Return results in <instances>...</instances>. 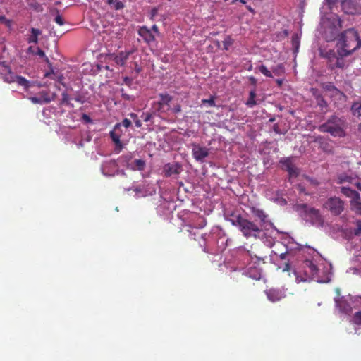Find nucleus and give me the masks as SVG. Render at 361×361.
I'll list each match as a JSON object with an SVG mask.
<instances>
[{
  "instance_id": "obj_1",
  "label": "nucleus",
  "mask_w": 361,
  "mask_h": 361,
  "mask_svg": "<svg viewBox=\"0 0 361 361\" xmlns=\"http://www.w3.org/2000/svg\"><path fill=\"white\" fill-rule=\"evenodd\" d=\"M337 54L346 57L361 47V39L358 32L354 28L341 32L336 37Z\"/></svg>"
},
{
  "instance_id": "obj_2",
  "label": "nucleus",
  "mask_w": 361,
  "mask_h": 361,
  "mask_svg": "<svg viewBox=\"0 0 361 361\" xmlns=\"http://www.w3.org/2000/svg\"><path fill=\"white\" fill-rule=\"evenodd\" d=\"M231 216L229 221L231 224L238 227L246 238L259 239L264 237L263 228L255 222L243 217L241 214L232 213Z\"/></svg>"
},
{
  "instance_id": "obj_3",
  "label": "nucleus",
  "mask_w": 361,
  "mask_h": 361,
  "mask_svg": "<svg viewBox=\"0 0 361 361\" xmlns=\"http://www.w3.org/2000/svg\"><path fill=\"white\" fill-rule=\"evenodd\" d=\"M345 121L336 116H331L326 122L319 126V130L329 133L332 136L342 137L345 135Z\"/></svg>"
},
{
  "instance_id": "obj_4",
  "label": "nucleus",
  "mask_w": 361,
  "mask_h": 361,
  "mask_svg": "<svg viewBox=\"0 0 361 361\" xmlns=\"http://www.w3.org/2000/svg\"><path fill=\"white\" fill-rule=\"evenodd\" d=\"M297 209L306 221H310L312 225L317 226H323L324 221L319 209L310 207L306 204H298Z\"/></svg>"
},
{
  "instance_id": "obj_5",
  "label": "nucleus",
  "mask_w": 361,
  "mask_h": 361,
  "mask_svg": "<svg viewBox=\"0 0 361 361\" xmlns=\"http://www.w3.org/2000/svg\"><path fill=\"white\" fill-rule=\"evenodd\" d=\"M159 100L154 102L156 110L160 113H166L171 111V102L173 97L169 94L160 93L159 94Z\"/></svg>"
},
{
  "instance_id": "obj_6",
  "label": "nucleus",
  "mask_w": 361,
  "mask_h": 361,
  "mask_svg": "<svg viewBox=\"0 0 361 361\" xmlns=\"http://www.w3.org/2000/svg\"><path fill=\"white\" fill-rule=\"evenodd\" d=\"M279 163L281 164V169L288 172L289 180L299 176L300 169L293 163V158L287 157L282 159L279 161Z\"/></svg>"
},
{
  "instance_id": "obj_7",
  "label": "nucleus",
  "mask_w": 361,
  "mask_h": 361,
  "mask_svg": "<svg viewBox=\"0 0 361 361\" xmlns=\"http://www.w3.org/2000/svg\"><path fill=\"white\" fill-rule=\"evenodd\" d=\"M56 94L50 91L42 90L37 96L30 97L29 99L33 104H49L56 99Z\"/></svg>"
},
{
  "instance_id": "obj_8",
  "label": "nucleus",
  "mask_w": 361,
  "mask_h": 361,
  "mask_svg": "<svg viewBox=\"0 0 361 361\" xmlns=\"http://www.w3.org/2000/svg\"><path fill=\"white\" fill-rule=\"evenodd\" d=\"M134 52L133 50L128 51H120L118 54L112 53L107 56V59L109 61L114 62L118 66H124L126 61L128 60L129 56Z\"/></svg>"
},
{
  "instance_id": "obj_9",
  "label": "nucleus",
  "mask_w": 361,
  "mask_h": 361,
  "mask_svg": "<svg viewBox=\"0 0 361 361\" xmlns=\"http://www.w3.org/2000/svg\"><path fill=\"white\" fill-rule=\"evenodd\" d=\"M341 7L347 14H356L361 11V0H343Z\"/></svg>"
},
{
  "instance_id": "obj_10",
  "label": "nucleus",
  "mask_w": 361,
  "mask_h": 361,
  "mask_svg": "<svg viewBox=\"0 0 361 361\" xmlns=\"http://www.w3.org/2000/svg\"><path fill=\"white\" fill-rule=\"evenodd\" d=\"M324 207L334 215H339L344 209L343 202L338 197L329 198Z\"/></svg>"
},
{
  "instance_id": "obj_11",
  "label": "nucleus",
  "mask_w": 361,
  "mask_h": 361,
  "mask_svg": "<svg viewBox=\"0 0 361 361\" xmlns=\"http://www.w3.org/2000/svg\"><path fill=\"white\" fill-rule=\"evenodd\" d=\"M0 77L8 83L15 81V74L11 71L10 66L4 62H0Z\"/></svg>"
},
{
  "instance_id": "obj_12",
  "label": "nucleus",
  "mask_w": 361,
  "mask_h": 361,
  "mask_svg": "<svg viewBox=\"0 0 361 361\" xmlns=\"http://www.w3.org/2000/svg\"><path fill=\"white\" fill-rule=\"evenodd\" d=\"M192 154L196 161L203 162L204 159L209 155V149L200 145H193Z\"/></svg>"
},
{
  "instance_id": "obj_13",
  "label": "nucleus",
  "mask_w": 361,
  "mask_h": 361,
  "mask_svg": "<svg viewBox=\"0 0 361 361\" xmlns=\"http://www.w3.org/2000/svg\"><path fill=\"white\" fill-rule=\"evenodd\" d=\"M137 32L138 35L142 37V40L147 44H150L154 42L156 40L154 35L147 26L140 27Z\"/></svg>"
},
{
  "instance_id": "obj_14",
  "label": "nucleus",
  "mask_w": 361,
  "mask_h": 361,
  "mask_svg": "<svg viewBox=\"0 0 361 361\" xmlns=\"http://www.w3.org/2000/svg\"><path fill=\"white\" fill-rule=\"evenodd\" d=\"M182 171V166L178 163H168L164 166V175L166 177L171 176L173 175H178Z\"/></svg>"
},
{
  "instance_id": "obj_15",
  "label": "nucleus",
  "mask_w": 361,
  "mask_h": 361,
  "mask_svg": "<svg viewBox=\"0 0 361 361\" xmlns=\"http://www.w3.org/2000/svg\"><path fill=\"white\" fill-rule=\"evenodd\" d=\"M120 123L116 124L114 130L110 132V137L112 141L115 143L116 150L118 152H120L123 149V145L120 139L121 135L118 132L120 130Z\"/></svg>"
},
{
  "instance_id": "obj_16",
  "label": "nucleus",
  "mask_w": 361,
  "mask_h": 361,
  "mask_svg": "<svg viewBox=\"0 0 361 361\" xmlns=\"http://www.w3.org/2000/svg\"><path fill=\"white\" fill-rule=\"evenodd\" d=\"M252 214L259 219V226L263 228L266 224L272 226L273 224L268 220V215L262 210L253 207L252 209Z\"/></svg>"
},
{
  "instance_id": "obj_17",
  "label": "nucleus",
  "mask_w": 361,
  "mask_h": 361,
  "mask_svg": "<svg viewBox=\"0 0 361 361\" xmlns=\"http://www.w3.org/2000/svg\"><path fill=\"white\" fill-rule=\"evenodd\" d=\"M323 89L329 93L330 97H336L341 98L344 96L343 93L337 89L331 82H326L323 84Z\"/></svg>"
},
{
  "instance_id": "obj_18",
  "label": "nucleus",
  "mask_w": 361,
  "mask_h": 361,
  "mask_svg": "<svg viewBox=\"0 0 361 361\" xmlns=\"http://www.w3.org/2000/svg\"><path fill=\"white\" fill-rule=\"evenodd\" d=\"M267 297L271 302H277L285 297L283 293L279 290L270 289L267 293Z\"/></svg>"
},
{
  "instance_id": "obj_19",
  "label": "nucleus",
  "mask_w": 361,
  "mask_h": 361,
  "mask_svg": "<svg viewBox=\"0 0 361 361\" xmlns=\"http://www.w3.org/2000/svg\"><path fill=\"white\" fill-rule=\"evenodd\" d=\"M27 52L30 53L33 55H38L39 56H40L42 58H44V60H45L46 63L49 65V66H51V63H50L49 59L45 56L44 51L43 50H42L39 47H35L32 46H30L27 48Z\"/></svg>"
},
{
  "instance_id": "obj_20",
  "label": "nucleus",
  "mask_w": 361,
  "mask_h": 361,
  "mask_svg": "<svg viewBox=\"0 0 361 361\" xmlns=\"http://www.w3.org/2000/svg\"><path fill=\"white\" fill-rule=\"evenodd\" d=\"M51 68V71L49 72H47L44 74L45 78H50L54 80H56L58 82L61 84L63 87H66V84L64 82V77L61 73H54V70L52 69L51 66H49Z\"/></svg>"
},
{
  "instance_id": "obj_21",
  "label": "nucleus",
  "mask_w": 361,
  "mask_h": 361,
  "mask_svg": "<svg viewBox=\"0 0 361 361\" xmlns=\"http://www.w3.org/2000/svg\"><path fill=\"white\" fill-rule=\"evenodd\" d=\"M31 35L27 39L28 43H35L37 44L38 42V37L41 35L42 32L39 29L37 28H31L30 30Z\"/></svg>"
},
{
  "instance_id": "obj_22",
  "label": "nucleus",
  "mask_w": 361,
  "mask_h": 361,
  "mask_svg": "<svg viewBox=\"0 0 361 361\" xmlns=\"http://www.w3.org/2000/svg\"><path fill=\"white\" fill-rule=\"evenodd\" d=\"M350 110L353 116L361 118V102H353Z\"/></svg>"
},
{
  "instance_id": "obj_23",
  "label": "nucleus",
  "mask_w": 361,
  "mask_h": 361,
  "mask_svg": "<svg viewBox=\"0 0 361 361\" xmlns=\"http://www.w3.org/2000/svg\"><path fill=\"white\" fill-rule=\"evenodd\" d=\"M341 191L345 195L350 197L352 200L357 199L360 197V194L357 191L349 188L343 187Z\"/></svg>"
},
{
  "instance_id": "obj_24",
  "label": "nucleus",
  "mask_w": 361,
  "mask_h": 361,
  "mask_svg": "<svg viewBox=\"0 0 361 361\" xmlns=\"http://www.w3.org/2000/svg\"><path fill=\"white\" fill-rule=\"evenodd\" d=\"M352 209L357 214L361 216V200L360 197L357 199L351 200Z\"/></svg>"
},
{
  "instance_id": "obj_25",
  "label": "nucleus",
  "mask_w": 361,
  "mask_h": 361,
  "mask_svg": "<svg viewBox=\"0 0 361 361\" xmlns=\"http://www.w3.org/2000/svg\"><path fill=\"white\" fill-rule=\"evenodd\" d=\"M343 58V57H341V56H340V57L337 56L334 63H331L328 65L329 68L331 70H333L336 68H343L345 66V62H344Z\"/></svg>"
},
{
  "instance_id": "obj_26",
  "label": "nucleus",
  "mask_w": 361,
  "mask_h": 361,
  "mask_svg": "<svg viewBox=\"0 0 361 361\" xmlns=\"http://www.w3.org/2000/svg\"><path fill=\"white\" fill-rule=\"evenodd\" d=\"M145 166V162L142 159H135L131 164V169L142 171Z\"/></svg>"
},
{
  "instance_id": "obj_27",
  "label": "nucleus",
  "mask_w": 361,
  "mask_h": 361,
  "mask_svg": "<svg viewBox=\"0 0 361 361\" xmlns=\"http://www.w3.org/2000/svg\"><path fill=\"white\" fill-rule=\"evenodd\" d=\"M19 85L24 87L25 89L29 88L30 86V81H28L26 78L23 76L16 75H15V81Z\"/></svg>"
},
{
  "instance_id": "obj_28",
  "label": "nucleus",
  "mask_w": 361,
  "mask_h": 361,
  "mask_svg": "<svg viewBox=\"0 0 361 361\" xmlns=\"http://www.w3.org/2000/svg\"><path fill=\"white\" fill-rule=\"evenodd\" d=\"M323 57L326 58L329 61V64L331 63H334L336 57L338 56L334 50H329L325 54H322Z\"/></svg>"
},
{
  "instance_id": "obj_29",
  "label": "nucleus",
  "mask_w": 361,
  "mask_h": 361,
  "mask_svg": "<svg viewBox=\"0 0 361 361\" xmlns=\"http://www.w3.org/2000/svg\"><path fill=\"white\" fill-rule=\"evenodd\" d=\"M255 97H256L255 90H251L249 94V98L245 103L246 105L249 107H253L254 106H255L257 104Z\"/></svg>"
},
{
  "instance_id": "obj_30",
  "label": "nucleus",
  "mask_w": 361,
  "mask_h": 361,
  "mask_svg": "<svg viewBox=\"0 0 361 361\" xmlns=\"http://www.w3.org/2000/svg\"><path fill=\"white\" fill-rule=\"evenodd\" d=\"M271 73L276 75H281L285 73V67L283 63H279L271 68Z\"/></svg>"
},
{
  "instance_id": "obj_31",
  "label": "nucleus",
  "mask_w": 361,
  "mask_h": 361,
  "mask_svg": "<svg viewBox=\"0 0 361 361\" xmlns=\"http://www.w3.org/2000/svg\"><path fill=\"white\" fill-rule=\"evenodd\" d=\"M233 39H232V37L231 36H226L224 39V40L222 42L223 43V46H224V49L225 50H228L230 49V47L232 46V44H233Z\"/></svg>"
},
{
  "instance_id": "obj_32",
  "label": "nucleus",
  "mask_w": 361,
  "mask_h": 361,
  "mask_svg": "<svg viewBox=\"0 0 361 361\" xmlns=\"http://www.w3.org/2000/svg\"><path fill=\"white\" fill-rule=\"evenodd\" d=\"M258 70L266 77L272 78L271 71H269L264 65H261L258 67Z\"/></svg>"
},
{
  "instance_id": "obj_33",
  "label": "nucleus",
  "mask_w": 361,
  "mask_h": 361,
  "mask_svg": "<svg viewBox=\"0 0 361 361\" xmlns=\"http://www.w3.org/2000/svg\"><path fill=\"white\" fill-rule=\"evenodd\" d=\"M61 96H62V98L60 102L61 105H67V106L71 105L72 106V104L70 103V97L66 92H63L61 94Z\"/></svg>"
},
{
  "instance_id": "obj_34",
  "label": "nucleus",
  "mask_w": 361,
  "mask_h": 361,
  "mask_svg": "<svg viewBox=\"0 0 361 361\" xmlns=\"http://www.w3.org/2000/svg\"><path fill=\"white\" fill-rule=\"evenodd\" d=\"M292 44H293V47L296 49L298 50V48H299V45H300V38L298 37V35L297 34H294L293 36H292Z\"/></svg>"
},
{
  "instance_id": "obj_35",
  "label": "nucleus",
  "mask_w": 361,
  "mask_h": 361,
  "mask_svg": "<svg viewBox=\"0 0 361 361\" xmlns=\"http://www.w3.org/2000/svg\"><path fill=\"white\" fill-rule=\"evenodd\" d=\"M214 99H215L214 96H210V98L208 99H202V104H207L209 106L213 107V106H216Z\"/></svg>"
},
{
  "instance_id": "obj_36",
  "label": "nucleus",
  "mask_w": 361,
  "mask_h": 361,
  "mask_svg": "<svg viewBox=\"0 0 361 361\" xmlns=\"http://www.w3.org/2000/svg\"><path fill=\"white\" fill-rule=\"evenodd\" d=\"M130 116L131 118L133 119L135 125L136 127L140 128V127L142 126V122L138 118V116H137V115L136 114L131 113V114H130Z\"/></svg>"
},
{
  "instance_id": "obj_37",
  "label": "nucleus",
  "mask_w": 361,
  "mask_h": 361,
  "mask_svg": "<svg viewBox=\"0 0 361 361\" xmlns=\"http://www.w3.org/2000/svg\"><path fill=\"white\" fill-rule=\"evenodd\" d=\"M0 23L4 24L8 27H11L12 21L8 19L5 16H0Z\"/></svg>"
},
{
  "instance_id": "obj_38",
  "label": "nucleus",
  "mask_w": 361,
  "mask_h": 361,
  "mask_svg": "<svg viewBox=\"0 0 361 361\" xmlns=\"http://www.w3.org/2000/svg\"><path fill=\"white\" fill-rule=\"evenodd\" d=\"M121 97L124 100L127 101H133L135 100V97L133 96L128 94L124 92L123 89L121 90Z\"/></svg>"
},
{
  "instance_id": "obj_39",
  "label": "nucleus",
  "mask_w": 361,
  "mask_h": 361,
  "mask_svg": "<svg viewBox=\"0 0 361 361\" xmlns=\"http://www.w3.org/2000/svg\"><path fill=\"white\" fill-rule=\"evenodd\" d=\"M353 319H354V322L356 324L361 326V311L356 312L354 314Z\"/></svg>"
},
{
  "instance_id": "obj_40",
  "label": "nucleus",
  "mask_w": 361,
  "mask_h": 361,
  "mask_svg": "<svg viewBox=\"0 0 361 361\" xmlns=\"http://www.w3.org/2000/svg\"><path fill=\"white\" fill-rule=\"evenodd\" d=\"M152 118V114H150V113H148V112H144L142 113V114L141 115V118L145 121V122H148V121H150L151 118Z\"/></svg>"
},
{
  "instance_id": "obj_41",
  "label": "nucleus",
  "mask_w": 361,
  "mask_h": 361,
  "mask_svg": "<svg viewBox=\"0 0 361 361\" xmlns=\"http://www.w3.org/2000/svg\"><path fill=\"white\" fill-rule=\"evenodd\" d=\"M357 228L355 229L354 233L355 235L359 236L361 235V221L358 220L356 222Z\"/></svg>"
},
{
  "instance_id": "obj_42",
  "label": "nucleus",
  "mask_w": 361,
  "mask_h": 361,
  "mask_svg": "<svg viewBox=\"0 0 361 361\" xmlns=\"http://www.w3.org/2000/svg\"><path fill=\"white\" fill-rule=\"evenodd\" d=\"M54 21L59 25H64V20L63 18V17L58 14L56 17H55V19H54Z\"/></svg>"
},
{
  "instance_id": "obj_43",
  "label": "nucleus",
  "mask_w": 361,
  "mask_h": 361,
  "mask_svg": "<svg viewBox=\"0 0 361 361\" xmlns=\"http://www.w3.org/2000/svg\"><path fill=\"white\" fill-rule=\"evenodd\" d=\"M124 8V4L119 0H116L114 3V8L116 10H120Z\"/></svg>"
},
{
  "instance_id": "obj_44",
  "label": "nucleus",
  "mask_w": 361,
  "mask_h": 361,
  "mask_svg": "<svg viewBox=\"0 0 361 361\" xmlns=\"http://www.w3.org/2000/svg\"><path fill=\"white\" fill-rule=\"evenodd\" d=\"M158 13V8L154 7L153 8L152 10H151V12H150V19L152 20H154V18L156 17V16L157 15Z\"/></svg>"
},
{
  "instance_id": "obj_45",
  "label": "nucleus",
  "mask_w": 361,
  "mask_h": 361,
  "mask_svg": "<svg viewBox=\"0 0 361 361\" xmlns=\"http://www.w3.org/2000/svg\"><path fill=\"white\" fill-rule=\"evenodd\" d=\"M337 1L338 0H325L326 4L330 9L333 8Z\"/></svg>"
},
{
  "instance_id": "obj_46",
  "label": "nucleus",
  "mask_w": 361,
  "mask_h": 361,
  "mask_svg": "<svg viewBox=\"0 0 361 361\" xmlns=\"http://www.w3.org/2000/svg\"><path fill=\"white\" fill-rule=\"evenodd\" d=\"M174 114H178L181 111V106L179 104L175 105L173 108H171V111Z\"/></svg>"
},
{
  "instance_id": "obj_47",
  "label": "nucleus",
  "mask_w": 361,
  "mask_h": 361,
  "mask_svg": "<svg viewBox=\"0 0 361 361\" xmlns=\"http://www.w3.org/2000/svg\"><path fill=\"white\" fill-rule=\"evenodd\" d=\"M82 119L85 123H92V120L91 119V118L87 114H82Z\"/></svg>"
},
{
  "instance_id": "obj_48",
  "label": "nucleus",
  "mask_w": 361,
  "mask_h": 361,
  "mask_svg": "<svg viewBox=\"0 0 361 361\" xmlns=\"http://www.w3.org/2000/svg\"><path fill=\"white\" fill-rule=\"evenodd\" d=\"M121 124L125 127V128H128L131 125V121L128 119V118H124L121 123Z\"/></svg>"
},
{
  "instance_id": "obj_49",
  "label": "nucleus",
  "mask_w": 361,
  "mask_h": 361,
  "mask_svg": "<svg viewBox=\"0 0 361 361\" xmlns=\"http://www.w3.org/2000/svg\"><path fill=\"white\" fill-rule=\"evenodd\" d=\"M73 99H74L75 101H76V102H78L80 103V104H83V103L85 102V100L83 99V97H82L81 95H80V94H78V95L75 96V97L73 98Z\"/></svg>"
},
{
  "instance_id": "obj_50",
  "label": "nucleus",
  "mask_w": 361,
  "mask_h": 361,
  "mask_svg": "<svg viewBox=\"0 0 361 361\" xmlns=\"http://www.w3.org/2000/svg\"><path fill=\"white\" fill-rule=\"evenodd\" d=\"M150 30H152V33L154 32V33H155L157 35H159L160 34L159 28H158V26L157 25H154L152 27V29H150Z\"/></svg>"
},
{
  "instance_id": "obj_51",
  "label": "nucleus",
  "mask_w": 361,
  "mask_h": 361,
  "mask_svg": "<svg viewBox=\"0 0 361 361\" xmlns=\"http://www.w3.org/2000/svg\"><path fill=\"white\" fill-rule=\"evenodd\" d=\"M293 274L294 276L295 277V282H296L297 283H300V282H301V281H305L304 279H302V277H299V276L297 275V273H296V271H293Z\"/></svg>"
},
{
  "instance_id": "obj_52",
  "label": "nucleus",
  "mask_w": 361,
  "mask_h": 361,
  "mask_svg": "<svg viewBox=\"0 0 361 361\" xmlns=\"http://www.w3.org/2000/svg\"><path fill=\"white\" fill-rule=\"evenodd\" d=\"M248 79L252 85L256 86L257 83V80L254 76H250Z\"/></svg>"
},
{
  "instance_id": "obj_53",
  "label": "nucleus",
  "mask_w": 361,
  "mask_h": 361,
  "mask_svg": "<svg viewBox=\"0 0 361 361\" xmlns=\"http://www.w3.org/2000/svg\"><path fill=\"white\" fill-rule=\"evenodd\" d=\"M121 159H123L124 161L128 162L132 159L131 154H127L125 156H122Z\"/></svg>"
},
{
  "instance_id": "obj_54",
  "label": "nucleus",
  "mask_w": 361,
  "mask_h": 361,
  "mask_svg": "<svg viewBox=\"0 0 361 361\" xmlns=\"http://www.w3.org/2000/svg\"><path fill=\"white\" fill-rule=\"evenodd\" d=\"M290 264L289 262L285 263V266L283 268V271H290Z\"/></svg>"
},
{
  "instance_id": "obj_55",
  "label": "nucleus",
  "mask_w": 361,
  "mask_h": 361,
  "mask_svg": "<svg viewBox=\"0 0 361 361\" xmlns=\"http://www.w3.org/2000/svg\"><path fill=\"white\" fill-rule=\"evenodd\" d=\"M350 179H351V178H350V177L346 176H341V177L340 178V183H344V182H346V181H348V182H349Z\"/></svg>"
},
{
  "instance_id": "obj_56",
  "label": "nucleus",
  "mask_w": 361,
  "mask_h": 361,
  "mask_svg": "<svg viewBox=\"0 0 361 361\" xmlns=\"http://www.w3.org/2000/svg\"><path fill=\"white\" fill-rule=\"evenodd\" d=\"M273 130L274 132H276L278 134L281 133V130L279 128V126L277 123H276L273 126Z\"/></svg>"
},
{
  "instance_id": "obj_57",
  "label": "nucleus",
  "mask_w": 361,
  "mask_h": 361,
  "mask_svg": "<svg viewBox=\"0 0 361 361\" xmlns=\"http://www.w3.org/2000/svg\"><path fill=\"white\" fill-rule=\"evenodd\" d=\"M288 255V252H283V253H281L279 257H280V259H286V256Z\"/></svg>"
},
{
  "instance_id": "obj_58",
  "label": "nucleus",
  "mask_w": 361,
  "mask_h": 361,
  "mask_svg": "<svg viewBox=\"0 0 361 361\" xmlns=\"http://www.w3.org/2000/svg\"><path fill=\"white\" fill-rule=\"evenodd\" d=\"M123 80H124V82H126V84H127V85L130 84V82H131V81H132V80H131L130 78H128V77H125V78H123Z\"/></svg>"
},
{
  "instance_id": "obj_59",
  "label": "nucleus",
  "mask_w": 361,
  "mask_h": 361,
  "mask_svg": "<svg viewBox=\"0 0 361 361\" xmlns=\"http://www.w3.org/2000/svg\"><path fill=\"white\" fill-rule=\"evenodd\" d=\"M246 8L252 13H255V10L250 6H246Z\"/></svg>"
},
{
  "instance_id": "obj_60",
  "label": "nucleus",
  "mask_w": 361,
  "mask_h": 361,
  "mask_svg": "<svg viewBox=\"0 0 361 361\" xmlns=\"http://www.w3.org/2000/svg\"><path fill=\"white\" fill-rule=\"evenodd\" d=\"M276 83H277L278 86L281 87L283 84V80L281 79H278V80H276Z\"/></svg>"
},
{
  "instance_id": "obj_61",
  "label": "nucleus",
  "mask_w": 361,
  "mask_h": 361,
  "mask_svg": "<svg viewBox=\"0 0 361 361\" xmlns=\"http://www.w3.org/2000/svg\"><path fill=\"white\" fill-rule=\"evenodd\" d=\"M298 188L300 192H302L304 190V188L302 187L300 185H298Z\"/></svg>"
},
{
  "instance_id": "obj_62",
  "label": "nucleus",
  "mask_w": 361,
  "mask_h": 361,
  "mask_svg": "<svg viewBox=\"0 0 361 361\" xmlns=\"http://www.w3.org/2000/svg\"><path fill=\"white\" fill-rule=\"evenodd\" d=\"M114 3H115L114 0H107V4H114Z\"/></svg>"
},
{
  "instance_id": "obj_63",
  "label": "nucleus",
  "mask_w": 361,
  "mask_h": 361,
  "mask_svg": "<svg viewBox=\"0 0 361 361\" xmlns=\"http://www.w3.org/2000/svg\"><path fill=\"white\" fill-rule=\"evenodd\" d=\"M357 188L360 190H361V184H360V183H357Z\"/></svg>"
},
{
  "instance_id": "obj_64",
  "label": "nucleus",
  "mask_w": 361,
  "mask_h": 361,
  "mask_svg": "<svg viewBox=\"0 0 361 361\" xmlns=\"http://www.w3.org/2000/svg\"><path fill=\"white\" fill-rule=\"evenodd\" d=\"M239 1L243 4H246V1L245 0H240Z\"/></svg>"
}]
</instances>
